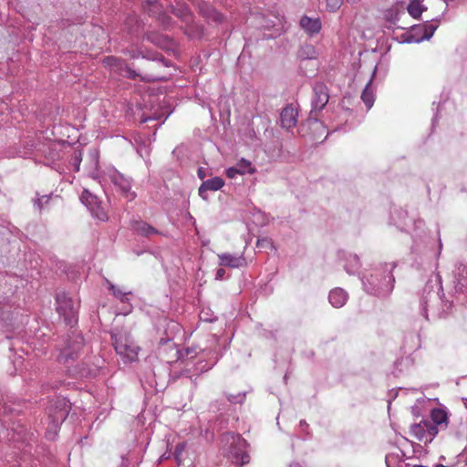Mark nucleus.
<instances>
[{"label":"nucleus","instance_id":"cd10ccee","mask_svg":"<svg viewBox=\"0 0 467 467\" xmlns=\"http://www.w3.org/2000/svg\"><path fill=\"white\" fill-rule=\"evenodd\" d=\"M82 150H74L69 158V166L73 168L74 171H78L80 163L82 161Z\"/></svg>","mask_w":467,"mask_h":467},{"label":"nucleus","instance_id":"9b49d317","mask_svg":"<svg viewBox=\"0 0 467 467\" xmlns=\"http://www.w3.org/2000/svg\"><path fill=\"white\" fill-rule=\"evenodd\" d=\"M80 201L88 209L93 217L102 222L108 220V214L102 207L101 202L99 200L98 196L88 190H84L80 195Z\"/></svg>","mask_w":467,"mask_h":467},{"label":"nucleus","instance_id":"37998d69","mask_svg":"<svg viewBox=\"0 0 467 467\" xmlns=\"http://www.w3.org/2000/svg\"><path fill=\"white\" fill-rule=\"evenodd\" d=\"M225 270L223 267H220L216 270L215 279L222 280L224 277Z\"/></svg>","mask_w":467,"mask_h":467},{"label":"nucleus","instance_id":"052dcab7","mask_svg":"<svg viewBox=\"0 0 467 467\" xmlns=\"http://www.w3.org/2000/svg\"><path fill=\"white\" fill-rule=\"evenodd\" d=\"M0 317L4 320L5 319V317H4V315H1Z\"/></svg>","mask_w":467,"mask_h":467},{"label":"nucleus","instance_id":"a19ab883","mask_svg":"<svg viewBox=\"0 0 467 467\" xmlns=\"http://www.w3.org/2000/svg\"><path fill=\"white\" fill-rule=\"evenodd\" d=\"M183 450H184V444L179 443L176 446V449H175V451H174V457H175V459H176V461L178 462H180V456H181V454H182Z\"/></svg>","mask_w":467,"mask_h":467},{"label":"nucleus","instance_id":"7c9ffc66","mask_svg":"<svg viewBox=\"0 0 467 467\" xmlns=\"http://www.w3.org/2000/svg\"><path fill=\"white\" fill-rule=\"evenodd\" d=\"M206 16L209 19L216 23H222L223 20V15L213 8L208 9Z\"/></svg>","mask_w":467,"mask_h":467},{"label":"nucleus","instance_id":"4d7b16f0","mask_svg":"<svg viewBox=\"0 0 467 467\" xmlns=\"http://www.w3.org/2000/svg\"><path fill=\"white\" fill-rule=\"evenodd\" d=\"M305 425H306V422L305 420H301L300 421V426H305Z\"/></svg>","mask_w":467,"mask_h":467},{"label":"nucleus","instance_id":"a18cd8bd","mask_svg":"<svg viewBox=\"0 0 467 467\" xmlns=\"http://www.w3.org/2000/svg\"><path fill=\"white\" fill-rule=\"evenodd\" d=\"M198 177L203 180L206 177V170L202 167H200L197 171Z\"/></svg>","mask_w":467,"mask_h":467},{"label":"nucleus","instance_id":"ea45409f","mask_svg":"<svg viewBox=\"0 0 467 467\" xmlns=\"http://www.w3.org/2000/svg\"><path fill=\"white\" fill-rule=\"evenodd\" d=\"M201 319L205 321V322H214L215 320H217V317L213 315H211L209 316L208 313L204 312V311H202L201 313Z\"/></svg>","mask_w":467,"mask_h":467},{"label":"nucleus","instance_id":"8fccbe9b","mask_svg":"<svg viewBox=\"0 0 467 467\" xmlns=\"http://www.w3.org/2000/svg\"><path fill=\"white\" fill-rule=\"evenodd\" d=\"M187 11V8H184L183 10L180 11V13L174 12V15L177 16H183V13Z\"/></svg>","mask_w":467,"mask_h":467},{"label":"nucleus","instance_id":"49530a36","mask_svg":"<svg viewBox=\"0 0 467 467\" xmlns=\"http://www.w3.org/2000/svg\"><path fill=\"white\" fill-rule=\"evenodd\" d=\"M158 117L157 116H149V117H145V118H142L141 119V122L145 123V122H148L150 120H153V119H157Z\"/></svg>","mask_w":467,"mask_h":467},{"label":"nucleus","instance_id":"393cba45","mask_svg":"<svg viewBox=\"0 0 467 467\" xmlns=\"http://www.w3.org/2000/svg\"><path fill=\"white\" fill-rule=\"evenodd\" d=\"M106 284L108 285L109 290L111 292V294L119 299L120 302L126 303L129 301V296L131 295V292H124L120 288H119L117 285L109 282V280H106Z\"/></svg>","mask_w":467,"mask_h":467},{"label":"nucleus","instance_id":"a211bd4d","mask_svg":"<svg viewBox=\"0 0 467 467\" xmlns=\"http://www.w3.org/2000/svg\"><path fill=\"white\" fill-rule=\"evenodd\" d=\"M132 230L137 234L144 237H150L152 234H159L160 232L143 221H134L131 224Z\"/></svg>","mask_w":467,"mask_h":467},{"label":"nucleus","instance_id":"c85d7f7f","mask_svg":"<svg viewBox=\"0 0 467 467\" xmlns=\"http://www.w3.org/2000/svg\"><path fill=\"white\" fill-rule=\"evenodd\" d=\"M241 175L250 173L253 174L255 171V169L253 167L252 162L245 159H241L235 164Z\"/></svg>","mask_w":467,"mask_h":467},{"label":"nucleus","instance_id":"3c124183","mask_svg":"<svg viewBox=\"0 0 467 467\" xmlns=\"http://www.w3.org/2000/svg\"><path fill=\"white\" fill-rule=\"evenodd\" d=\"M185 352H186V356H189L190 354L193 353L194 351L192 349H191V348H187L185 350Z\"/></svg>","mask_w":467,"mask_h":467},{"label":"nucleus","instance_id":"9d476101","mask_svg":"<svg viewBox=\"0 0 467 467\" xmlns=\"http://www.w3.org/2000/svg\"><path fill=\"white\" fill-rule=\"evenodd\" d=\"M71 409V403L68 400L63 397H57L55 400L51 401L48 408L49 417L55 425L62 423Z\"/></svg>","mask_w":467,"mask_h":467},{"label":"nucleus","instance_id":"72a5a7b5","mask_svg":"<svg viewBox=\"0 0 467 467\" xmlns=\"http://www.w3.org/2000/svg\"><path fill=\"white\" fill-rule=\"evenodd\" d=\"M90 158L92 161L95 164V171L90 173V176L94 179L99 178V171H98V166H99V154L97 151H93L90 153Z\"/></svg>","mask_w":467,"mask_h":467},{"label":"nucleus","instance_id":"f3484780","mask_svg":"<svg viewBox=\"0 0 467 467\" xmlns=\"http://www.w3.org/2000/svg\"><path fill=\"white\" fill-rule=\"evenodd\" d=\"M348 298V293L340 288L336 287L329 292L328 301L336 308L342 307Z\"/></svg>","mask_w":467,"mask_h":467},{"label":"nucleus","instance_id":"c9c22d12","mask_svg":"<svg viewBox=\"0 0 467 467\" xmlns=\"http://www.w3.org/2000/svg\"><path fill=\"white\" fill-rule=\"evenodd\" d=\"M119 60L117 57H107L104 59V63L106 66L112 67H118Z\"/></svg>","mask_w":467,"mask_h":467},{"label":"nucleus","instance_id":"20e7f679","mask_svg":"<svg viewBox=\"0 0 467 467\" xmlns=\"http://www.w3.org/2000/svg\"><path fill=\"white\" fill-rule=\"evenodd\" d=\"M111 340L116 353L123 362H134L138 359L140 348L135 343L130 332L123 329H115L111 333Z\"/></svg>","mask_w":467,"mask_h":467},{"label":"nucleus","instance_id":"79ce46f5","mask_svg":"<svg viewBox=\"0 0 467 467\" xmlns=\"http://www.w3.org/2000/svg\"><path fill=\"white\" fill-rule=\"evenodd\" d=\"M160 346L169 345V347H173L174 343H171V337H161L159 342Z\"/></svg>","mask_w":467,"mask_h":467},{"label":"nucleus","instance_id":"dca6fc26","mask_svg":"<svg viewBox=\"0 0 467 467\" xmlns=\"http://www.w3.org/2000/svg\"><path fill=\"white\" fill-rule=\"evenodd\" d=\"M223 185H224V181L223 178H221L219 176H215L213 178L203 181L198 190L199 195L202 200L207 201L208 200V195H207L208 191H212V192L219 191Z\"/></svg>","mask_w":467,"mask_h":467},{"label":"nucleus","instance_id":"1a4fd4ad","mask_svg":"<svg viewBox=\"0 0 467 467\" xmlns=\"http://www.w3.org/2000/svg\"><path fill=\"white\" fill-rule=\"evenodd\" d=\"M106 176L109 178V182L119 190L126 199L132 201L136 198V192L131 191V180L130 178L124 176L115 168L108 169Z\"/></svg>","mask_w":467,"mask_h":467},{"label":"nucleus","instance_id":"f704fd0d","mask_svg":"<svg viewBox=\"0 0 467 467\" xmlns=\"http://www.w3.org/2000/svg\"><path fill=\"white\" fill-rule=\"evenodd\" d=\"M217 362V358L213 361V362H203V361H199L198 362V367H197V370H199L200 372H204V371H208L209 369H211L214 365L215 363Z\"/></svg>","mask_w":467,"mask_h":467},{"label":"nucleus","instance_id":"423d86ee","mask_svg":"<svg viewBox=\"0 0 467 467\" xmlns=\"http://www.w3.org/2000/svg\"><path fill=\"white\" fill-rule=\"evenodd\" d=\"M23 405L20 402H13L11 400L5 401L1 405L0 410H3L2 418L0 419V437L3 435L4 438L8 440L16 441L15 437L16 433L20 434L21 431H18L15 429L14 423L8 422L7 416L8 414H18L22 411Z\"/></svg>","mask_w":467,"mask_h":467},{"label":"nucleus","instance_id":"4be33fe9","mask_svg":"<svg viewBox=\"0 0 467 467\" xmlns=\"http://www.w3.org/2000/svg\"><path fill=\"white\" fill-rule=\"evenodd\" d=\"M344 269L348 275H354L360 268L361 264L359 257L355 254H345L344 253Z\"/></svg>","mask_w":467,"mask_h":467},{"label":"nucleus","instance_id":"f8f14e48","mask_svg":"<svg viewBox=\"0 0 467 467\" xmlns=\"http://www.w3.org/2000/svg\"><path fill=\"white\" fill-rule=\"evenodd\" d=\"M329 99L328 88L322 82H317L313 86V97L311 100L312 109L310 114L321 111Z\"/></svg>","mask_w":467,"mask_h":467},{"label":"nucleus","instance_id":"0eeeda50","mask_svg":"<svg viewBox=\"0 0 467 467\" xmlns=\"http://www.w3.org/2000/svg\"><path fill=\"white\" fill-rule=\"evenodd\" d=\"M56 301L57 313L63 317L67 325L73 327L78 322L79 303L65 293L58 294Z\"/></svg>","mask_w":467,"mask_h":467},{"label":"nucleus","instance_id":"bf43d9fd","mask_svg":"<svg viewBox=\"0 0 467 467\" xmlns=\"http://www.w3.org/2000/svg\"><path fill=\"white\" fill-rule=\"evenodd\" d=\"M413 467H427V466H424V465H414Z\"/></svg>","mask_w":467,"mask_h":467},{"label":"nucleus","instance_id":"c756f323","mask_svg":"<svg viewBox=\"0 0 467 467\" xmlns=\"http://www.w3.org/2000/svg\"><path fill=\"white\" fill-rule=\"evenodd\" d=\"M50 195H42L34 202V206L39 211L43 210L50 201Z\"/></svg>","mask_w":467,"mask_h":467},{"label":"nucleus","instance_id":"7ed1b4c3","mask_svg":"<svg viewBox=\"0 0 467 467\" xmlns=\"http://www.w3.org/2000/svg\"><path fill=\"white\" fill-rule=\"evenodd\" d=\"M221 448L223 454L236 465L243 466L249 462L246 452L247 441L240 435L225 432L221 436Z\"/></svg>","mask_w":467,"mask_h":467},{"label":"nucleus","instance_id":"412c9836","mask_svg":"<svg viewBox=\"0 0 467 467\" xmlns=\"http://www.w3.org/2000/svg\"><path fill=\"white\" fill-rule=\"evenodd\" d=\"M390 219L394 224L397 225L401 231L406 230L408 226V213L401 208L394 209L390 213Z\"/></svg>","mask_w":467,"mask_h":467},{"label":"nucleus","instance_id":"09e8293b","mask_svg":"<svg viewBox=\"0 0 467 467\" xmlns=\"http://www.w3.org/2000/svg\"><path fill=\"white\" fill-rule=\"evenodd\" d=\"M170 327H171V329H177V330H179V325H178L177 323H173V322H171V323L170 324Z\"/></svg>","mask_w":467,"mask_h":467},{"label":"nucleus","instance_id":"2f4dec72","mask_svg":"<svg viewBox=\"0 0 467 467\" xmlns=\"http://www.w3.org/2000/svg\"><path fill=\"white\" fill-rule=\"evenodd\" d=\"M245 392H239L236 395H227V400L233 404H242L245 400Z\"/></svg>","mask_w":467,"mask_h":467},{"label":"nucleus","instance_id":"6e6d98bb","mask_svg":"<svg viewBox=\"0 0 467 467\" xmlns=\"http://www.w3.org/2000/svg\"><path fill=\"white\" fill-rule=\"evenodd\" d=\"M176 354H178V355H179V358L182 357V351H180V350H176Z\"/></svg>","mask_w":467,"mask_h":467},{"label":"nucleus","instance_id":"de8ad7c7","mask_svg":"<svg viewBox=\"0 0 467 467\" xmlns=\"http://www.w3.org/2000/svg\"><path fill=\"white\" fill-rule=\"evenodd\" d=\"M441 250H442V244H441V239H439L438 251H437V253L434 254V256H435L436 258H438V257L440 256V254H441Z\"/></svg>","mask_w":467,"mask_h":467},{"label":"nucleus","instance_id":"b1692460","mask_svg":"<svg viewBox=\"0 0 467 467\" xmlns=\"http://www.w3.org/2000/svg\"><path fill=\"white\" fill-rule=\"evenodd\" d=\"M431 422L435 423L436 428H446L448 423L447 412L442 409H433L431 412Z\"/></svg>","mask_w":467,"mask_h":467},{"label":"nucleus","instance_id":"a878e982","mask_svg":"<svg viewBox=\"0 0 467 467\" xmlns=\"http://www.w3.org/2000/svg\"><path fill=\"white\" fill-rule=\"evenodd\" d=\"M408 13L413 18H419L421 14L427 10V7L423 5L419 0H412L407 6Z\"/></svg>","mask_w":467,"mask_h":467},{"label":"nucleus","instance_id":"f03ea898","mask_svg":"<svg viewBox=\"0 0 467 467\" xmlns=\"http://www.w3.org/2000/svg\"><path fill=\"white\" fill-rule=\"evenodd\" d=\"M395 267V263H384L374 267L368 275H363V289L372 296H388L394 287L395 279L392 272Z\"/></svg>","mask_w":467,"mask_h":467},{"label":"nucleus","instance_id":"13d9d810","mask_svg":"<svg viewBox=\"0 0 467 467\" xmlns=\"http://www.w3.org/2000/svg\"><path fill=\"white\" fill-rule=\"evenodd\" d=\"M435 467H447V466L442 465V464H437Z\"/></svg>","mask_w":467,"mask_h":467},{"label":"nucleus","instance_id":"680f3d73","mask_svg":"<svg viewBox=\"0 0 467 467\" xmlns=\"http://www.w3.org/2000/svg\"><path fill=\"white\" fill-rule=\"evenodd\" d=\"M463 467H467V462L464 463V466Z\"/></svg>","mask_w":467,"mask_h":467},{"label":"nucleus","instance_id":"f257e3e1","mask_svg":"<svg viewBox=\"0 0 467 467\" xmlns=\"http://www.w3.org/2000/svg\"><path fill=\"white\" fill-rule=\"evenodd\" d=\"M448 289L451 299L445 297L439 274L431 275L425 284L420 297V310L426 320L445 317L453 304L467 303V263L454 265Z\"/></svg>","mask_w":467,"mask_h":467},{"label":"nucleus","instance_id":"e433bc0d","mask_svg":"<svg viewBox=\"0 0 467 467\" xmlns=\"http://www.w3.org/2000/svg\"><path fill=\"white\" fill-rule=\"evenodd\" d=\"M256 246L260 248H266L268 246H272V242L268 238L258 239L256 243Z\"/></svg>","mask_w":467,"mask_h":467},{"label":"nucleus","instance_id":"864d4df0","mask_svg":"<svg viewBox=\"0 0 467 467\" xmlns=\"http://www.w3.org/2000/svg\"><path fill=\"white\" fill-rule=\"evenodd\" d=\"M289 467H301L299 463H292Z\"/></svg>","mask_w":467,"mask_h":467},{"label":"nucleus","instance_id":"aec40b11","mask_svg":"<svg viewBox=\"0 0 467 467\" xmlns=\"http://www.w3.org/2000/svg\"><path fill=\"white\" fill-rule=\"evenodd\" d=\"M296 56L297 58L301 61L314 60L317 58L318 51L315 46L306 43L300 46Z\"/></svg>","mask_w":467,"mask_h":467},{"label":"nucleus","instance_id":"603ef678","mask_svg":"<svg viewBox=\"0 0 467 467\" xmlns=\"http://www.w3.org/2000/svg\"><path fill=\"white\" fill-rule=\"evenodd\" d=\"M348 3H350V4H355V3H358L359 2L360 0H346Z\"/></svg>","mask_w":467,"mask_h":467},{"label":"nucleus","instance_id":"473e14b6","mask_svg":"<svg viewBox=\"0 0 467 467\" xmlns=\"http://www.w3.org/2000/svg\"><path fill=\"white\" fill-rule=\"evenodd\" d=\"M327 1V8L330 12L337 11L342 5L343 0H326Z\"/></svg>","mask_w":467,"mask_h":467},{"label":"nucleus","instance_id":"39448f33","mask_svg":"<svg viewBox=\"0 0 467 467\" xmlns=\"http://www.w3.org/2000/svg\"><path fill=\"white\" fill-rule=\"evenodd\" d=\"M83 346L84 339L80 334L76 331L67 334L56 345L59 352L57 361L61 364L68 365L78 358Z\"/></svg>","mask_w":467,"mask_h":467},{"label":"nucleus","instance_id":"6e6552de","mask_svg":"<svg viewBox=\"0 0 467 467\" xmlns=\"http://www.w3.org/2000/svg\"><path fill=\"white\" fill-rule=\"evenodd\" d=\"M440 20L438 18L431 21H426L422 25L412 26L409 36L404 40L406 43H420L424 40H430L438 28Z\"/></svg>","mask_w":467,"mask_h":467},{"label":"nucleus","instance_id":"58836bf2","mask_svg":"<svg viewBox=\"0 0 467 467\" xmlns=\"http://www.w3.org/2000/svg\"><path fill=\"white\" fill-rule=\"evenodd\" d=\"M228 178H234L237 174H240V171H238L236 166L230 167L225 171Z\"/></svg>","mask_w":467,"mask_h":467},{"label":"nucleus","instance_id":"4468645a","mask_svg":"<svg viewBox=\"0 0 467 467\" xmlns=\"http://www.w3.org/2000/svg\"><path fill=\"white\" fill-rule=\"evenodd\" d=\"M298 112L293 104L286 105L280 113V122L282 128L291 130L297 123Z\"/></svg>","mask_w":467,"mask_h":467},{"label":"nucleus","instance_id":"5701e85b","mask_svg":"<svg viewBox=\"0 0 467 467\" xmlns=\"http://www.w3.org/2000/svg\"><path fill=\"white\" fill-rule=\"evenodd\" d=\"M377 69H378V67L375 66L374 69H373V72H372V76H371L369 81L367 83V85H366V87L363 89L362 94H361V99L365 103V105H366L368 109H370L372 108V106L374 104V100H375L374 94L372 92V89L369 88V86H370L373 78L376 76Z\"/></svg>","mask_w":467,"mask_h":467},{"label":"nucleus","instance_id":"6ab92c4d","mask_svg":"<svg viewBox=\"0 0 467 467\" xmlns=\"http://www.w3.org/2000/svg\"><path fill=\"white\" fill-rule=\"evenodd\" d=\"M301 27L308 34H317L321 29V22L319 18H311L304 16L300 20Z\"/></svg>","mask_w":467,"mask_h":467},{"label":"nucleus","instance_id":"4c0bfd02","mask_svg":"<svg viewBox=\"0 0 467 467\" xmlns=\"http://www.w3.org/2000/svg\"><path fill=\"white\" fill-rule=\"evenodd\" d=\"M386 18L391 22L392 24H396V22L398 21L399 19V13L397 12H393V11H389L388 14L386 15Z\"/></svg>","mask_w":467,"mask_h":467},{"label":"nucleus","instance_id":"5fc2aeb1","mask_svg":"<svg viewBox=\"0 0 467 467\" xmlns=\"http://www.w3.org/2000/svg\"><path fill=\"white\" fill-rule=\"evenodd\" d=\"M436 121H437V115H435L432 119V125H434Z\"/></svg>","mask_w":467,"mask_h":467},{"label":"nucleus","instance_id":"c03bdc74","mask_svg":"<svg viewBox=\"0 0 467 467\" xmlns=\"http://www.w3.org/2000/svg\"><path fill=\"white\" fill-rule=\"evenodd\" d=\"M52 168L54 170H56L57 172H59L60 174H63L66 172V169L63 166H61V164H59V163H54Z\"/></svg>","mask_w":467,"mask_h":467},{"label":"nucleus","instance_id":"ddd939ff","mask_svg":"<svg viewBox=\"0 0 467 467\" xmlns=\"http://www.w3.org/2000/svg\"><path fill=\"white\" fill-rule=\"evenodd\" d=\"M410 432L420 441L430 436V441L438 434L439 429L430 420H422L419 423L410 426Z\"/></svg>","mask_w":467,"mask_h":467},{"label":"nucleus","instance_id":"2eb2a0df","mask_svg":"<svg viewBox=\"0 0 467 467\" xmlns=\"http://www.w3.org/2000/svg\"><path fill=\"white\" fill-rule=\"evenodd\" d=\"M219 265L223 267L240 268L246 265V259L243 254H232L229 253L218 254Z\"/></svg>","mask_w":467,"mask_h":467},{"label":"nucleus","instance_id":"bb28decb","mask_svg":"<svg viewBox=\"0 0 467 467\" xmlns=\"http://www.w3.org/2000/svg\"><path fill=\"white\" fill-rule=\"evenodd\" d=\"M433 240L429 238H425L424 240H414V243L411 246V251L415 254H427V249L430 245L433 244Z\"/></svg>","mask_w":467,"mask_h":467}]
</instances>
